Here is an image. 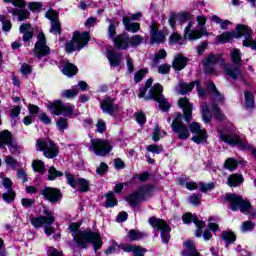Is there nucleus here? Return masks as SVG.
<instances>
[{
  "label": "nucleus",
  "instance_id": "35",
  "mask_svg": "<svg viewBox=\"0 0 256 256\" xmlns=\"http://www.w3.org/2000/svg\"><path fill=\"white\" fill-rule=\"evenodd\" d=\"M169 45H187V40L174 31L169 37Z\"/></svg>",
  "mask_w": 256,
  "mask_h": 256
},
{
  "label": "nucleus",
  "instance_id": "63",
  "mask_svg": "<svg viewBox=\"0 0 256 256\" xmlns=\"http://www.w3.org/2000/svg\"><path fill=\"white\" fill-rule=\"evenodd\" d=\"M135 117H136L137 123H139L140 125H143L146 121L145 114H143L142 112L136 113Z\"/></svg>",
  "mask_w": 256,
  "mask_h": 256
},
{
  "label": "nucleus",
  "instance_id": "47",
  "mask_svg": "<svg viewBox=\"0 0 256 256\" xmlns=\"http://www.w3.org/2000/svg\"><path fill=\"white\" fill-rule=\"evenodd\" d=\"M238 165L239 163L234 158H228L224 163L225 169H228L229 171H235Z\"/></svg>",
  "mask_w": 256,
  "mask_h": 256
},
{
  "label": "nucleus",
  "instance_id": "52",
  "mask_svg": "<svg viewBox=\"0 0 256 256\" xmlns=\"http://www.w3.org/2000/svg\"><path fill=\"white\" fill-rule=\"evenodd\" d=\"M200 191L202 193H207V191H212V189H215V183L211 182L208 184L205 183H199Z\"/></svg>",
  "mask_w": 256,
  "mask_h": 256
},
{
  "label": "nucleus",
  "instance_id": "45",
  "mask_svg": "<svg viewBox=\"0 0 256 256\" xmlns=\"http://www.w3.org/2000/svg\"><path fill=\"white\" fill-rule=\"evenodd\" d=\"M32 167H33L34 171H36L37 173L43 174V173H45V171H47L45 169V163H43V161H41V160H34L32 162Z\"/></svg>",
  "mask_w": 256,
  "mask_h": 256
},
{
  "label": "nucleus",
  "instance_id": "64",
  "mask_svg": "<svg viewBox=\"0 0 256 256\" xmlns=\"http://www.w3.org/2000/svg\"><path fill=\"white\" fill-rule=\"evenodd\" d=\"M48 256H63V254L59 251H57V249L50 247L48 249Z\"/></svg>",
  "mask_w": 256,
  "mask_h": 256
},
{
  "label": "nucleus",
  "instance_id": "11",
  "mask_svg": "<svg viewBox=\"0 0 256 256\" xmlns=\"http://www.w3.org/2000/svg\"><path fill=\"white\" fill-rule=\"evenodd\" d=\"M231 61L233 62L235 67H233L231 64L224 65V71L226 75H229L232 79H237L239 76V67L242 65L241 60V51L237 48H234L230 52Z\"/></svg>",
  "mask_w": 256,
  "mask_h": 256
},
{
  "label": "nucleus",
  "instance_id": "33",
  "mask_svg": "<svg viewBox=\"0 0 256 256\" xmlns=\"http://www.w3.org/2000/svg\"><path fill=\"white\" fill-rule=\"evenodd\" d=\"M220 56L219 55H209L207 59L204 60V68L207 73H213V65L219 61Z\"/></svg>",
  "mask_w": 256,
  "mask_h": 256
},
{
  "label": "nucleus",
  "instance_id": "61",
  "mask_svg": "<svg viewBox=\"0 0 256 256\" xmlns=\"http://www.w3.org/2000/svg\"><path fill=\"white\" fill-rule=\"evenodd\" d=\"M41 7H43L41 2H30L28 4V8L30 9V11H39V9H41Z\"/></svg>",
  "mask_w": 256,
  "mask_h": 256
},
{
  "label": "nucleus",
  "instance_id": "31",
  "mask_svg": "<svg viewBox=\"0 0 256 256\" xmlns=\"http://www.w3.org/2000/svg\"><path fill=\"white\" fill-rule=\"evenodd\" d=\"M184 246L186 250L182 252L183 256H201L199 252H197V249H195V242L188 240L184 243Z\"/></svg>",
  "mask_w": 256,
  "mask_h": 256
},
{
  "label": "nucleus",
  "instance_id": "34",
  "mask_svg": "<svg viewBox=\"0 0 256 256\" xmlns=\"http://www.w3.org/2000/svg\"><path fill=\"white\" fill-rule=\"evenodd\" d=\"M182 221L184 223H189L190 221H193V223H195L196 227H205V222L199 220V218H197V216H195L191 213L184 214L182 216Z\"/></svg>",
  "mask_w": 256,
  "mask_h": 256
},
{
  "label": "nucleus",
  "instance_id": "13",
  "mask_svg": "<svg viewBox=\"0 0 256 256\" xmlns=\"http://www.w3.org/2000/svg\"><path fill=\"white\" fill-rule=\"evenodd\" d=\"M90 151H94L98 157H105L113 151V145L109 140L93 139L91 140Z\"/></svg>",
  "mask_w": 256,
  "mask_h": 256
},
{
  "label": "nucleus",
  "instance_id": "55",
  "mask_svg": "<svg viewBox=\"0 0 256 256\" xmlns=\"http://www.w3.org/2000/svg\"><path fill=\"white\" fill-rule=\"evenodd\" d=\"M147 73H149L148 69H142V70L138 71L134 76V81L136 83H139L143 79V77H145V75H147Z\"/></svg>",
  "mask_w": 256,
  "mask_h": 256
},
{
  "label": "nucleus",
  "instance_id": "7",
  "mask_svg": "<svg viewBox=\"0 0 256 256\" xmlns=\"http://www.w3.org/2000/svg\"><path fill=\"white\" fill-rule=\"evenodd\" d=\"M48 109L52 115H64V117H76L75 106L72 104H63L61 100H55L48 104Z\"/></svg>",
  "mask_w": 256,
  "mask_h": 256
},
{
  "label": "nucleus",
  "instance_id": "43",
  "mask_svg": "<svg viewBox=\"0 0 256 256\" xmlns=\"http://www.w3.org/2000/svg\"><path fill=\"white\" fill-rule=\"evenodd\" d=\"M57 177H63V172L57 170L54 166L48 169V180L55 181Z\"/></svg>",
  "mask_w": 256,
  "mask_h": 256
},
{
  "label": "nucleus",
  "instance_id": "48",
  "mask_svg": "<svg viewBox=\"0 0 256 256\" xmlns=\"http://www.w3.org/2000/svg\"><path fill=\"white\" fill-rule=\"evenodd\" d=\"M129 241H139V239H143V233L139 230H130L128 232Z\"/></svg>",
  "mask_w": 256,
  "mask_h": 256
},
{
  "label": "nucleus",
  "instance_id": "18",
  "mask_svg": "<svg viewBox=\"0 0 256 256\" xmlns=\"http://www.w3.org/2000/svg\"><path fill=\"white\" fill-rule=\"evenodd\" d=\"M167 35H169V30L163 29L159 31V25L157 23H152L150 26V43L151 45H158L161 43H165L167 41Z\"/></svg>",
  "mask_w": 256,
  "mask_h": 256
},
{
  "label": "nucleus",
  "instance_id": "21",
  "mask_svg": "<svg viewBox=\"0 0 256 256\" xmlns=\"http://www.w3.org/2000/svg\"><path fill=\"white\" fill-rule=\"evenodd\" d=\"M189 130L193 133L192 141L197 145H200V143H205V141H207V130L201 129V125H199V123H190Z\"/></svg>",
  "mask_w": 256,
  "mask_h": 256
},
{
  "label": "nucleus",
  "instance_id": "41",
  "mask_svg": "<svg viewBox=\"0 0 256 256\" xmlns=\"http://www.w3.org/2000/svg\"><path fill=\"white\" fill-rule=\"evenodd\" d=\"M222 239L223 241H225L226 243V247L227 245H231V243H235L237 236H235V233L231 232V231H224L222 232Z\"/></svg>",
  "mask_w": 256,
  "mask_h": 256
},
{
  "label": "nucleus",
  "instance_id": "53",
  "mask_svg": "<svg viewBox=\"0 0 256 256\" xmlns=\"http://www.w3.org/2000/svg\"><path fill=\"white\" fill-rule=\"evenodd\" d=\"M117 249H121V245L117 244L115 241H112L110 247L105 251V253L106 255H113Z\"/></svg>",
  "mask_w": 256,
  "mask_h": 256
},
{
  "label": "nucleus",
  "instance_id": "4",
  "mask_svg": "<svg viewBox=\"0 0 256 256\" xmlns=\"http://www.w3.org/2000/svg\"><path fill=\"white\" fill-rule=\"evenodd\" d=\"M44 216H38V217H32L30 219L31 225L35 227V229H40V227H43L44 225V232L46 235L51 236L54 233L53 228H51V225L55 223V216L53 213H51L47 208H44L43 210Z\"/></svg>",
  "mask_w": 256,
  "mask_h": 256
},
{
  "label": "nucleus",
  "instance_id": "36",
  "mask_svg": "<svg viewBox=\"0 0 256 256\" xmlns=\"http://www.w3.org/2000/svg\"><path fill=\"white\" fill-rule=\"evenodd\" d=\"M243 181V175L233 174L228 177L227 184L229 185V187H239V185H241Z\"/></svg>",
  "mask_w": 256,
  "mask_h": 256
},
{
  "label": "nucleus",
  "instance_id": "57",
  "mask_svg": "<svg viewBox=\"0 0 256 256\" xmlns=\"http://www.w3.org/2000/svg\"><path fill=\"white\" fill-rule=\"evenodd\" d=\"M167 57V51L165 49L159 50V52L154 57V63H159L160 59H165Z\"/></svg>",
  "mask_w": 256,
  "mask_h": 256
},
{
  "label": "nucleus",
  "instance_id": "56",
  "mask_svg": "<svg viewBox=\"0 0 256 256\" xmlns=\"http://www.w3.org/2000/svg\"><path fill=\"white\" fill-rule=\"evenodd\" d=\"M171 71V65L169 64H161L158 66V73L161 75H167Z\"/></svg>",
  "mask_w": 256,
  "mask_h": 256
},
{
  "label": "nucleus",
  "instance_id": "12",
  "mask_svg": "<svg viewBox=\"0 0 256 256\" xmlns=\"http://www.w3.org/2000/svg\"><path fill=\"white\" fill-rule=\"evenodd\" d=\"M36 149L43 151L44 157L47 159H54L59 155V147L50 139H38L36 142Z\"/></svg>",
  "mask_w": 256,
  "mask_h": 256
},
{
  "label": "nucleus",
  "instance_id": "10",
  "mask_svg": "<svg viewBox=\"0 0 256 256\" xmlns=\"http://www.w3.org/2000/svg\"><path fill=\"white\" fill-rule=\"evenodd\" d=\"M171 129L173 133H176L178 139L181 141H185V139H189L191 137V132H189V128L183 123V115L180 113H176L174 115V119L171 123Z\"/></svg>",
  "mask_w": 256,
  "mask_h": 256
},
{
  "label": "nucleus",
  "instance_id": "59",
  "mask_svg": "<svg viewBox=\"0 0 256 256\" xmlns=\"http://www.w3.org/2000/svg\"><path fill=\"white\" fill-rule=\"evenodd\" d=\"M59 131H63L64 129H67V119L60 118L56 123Z\"/></svg>",
  "mask_w": 256,
  "mask_h": 256
},
{
  "label": "nucleus",
  "instance_id": "28",
  "mask_svg": "<svg viewBox=\"0 0 256 256\" xmlns=\"http://www.w3.org/2000/svg\"><path fill=\"white\" fill-rule=\"evenodd\" d=\"M120 249L126 253H133L134 256H145V250L139 246L130 245V244H121Z\"/></svg>",
  "mask_w": 256,
  "mask_h": 256
},
{
  "label": "nucleus",
  "instance_id": "26",
  "mask_svg": "<svg viewBox=\"0 0 256 256\" xmlns=\"http://www.w3.org/2000/svg\"><path fill=\"white\" fill-rule=\"evenodd\" d=\"M178 105L184 112L185 121L191 123L193 106L191 105V102H189V99L185 97L180 98L178 100Z\"/></svg>",
  "mask_w": 256,
  "mask_h": 256
},
{
  "label": "nucleus",
  "instance_id": "54",
  "mask_svg": "<svg viewBox=\"0 0 256 256\" xmlns=\"http://www.w3.org/2000/svg\"><path fill=\"white\" fill-rule=\"evenodd\" d=\"M253 227H255L254 223L246 221L241 225V231L242 233H247V231H253Z\"/></svg>",
  "mask_w": 256,
  "mask_h": 256
},
{
  "label": "nucleus",
  "instance_id": "50",
  "mask_svg": "<svg viewBox=\"0 0 256 256\" xmlns=\"http://www.w3.org/2000/svg\"><path fill=\"white\" fill-rule=\"evenodd\" d=\"M146 149L149 153H153L154 155H159V153H163L162 146H158V145H155V144L147 146Z\"/></svg>",
  "mask_w": 256,
  "mask_h": 256
},
{
  "label": "nucleus",
  "instance_id": "5",
  "mask_svg": "<svg viewBox=\"0 0 256 256\" xmlns=\"http://www.w3.org/2000/svg\"><path fill=\"white\" fill-rule=\"evenodd\" d=\"M163 86L161 84H155L150 88L148 97L145 98V101L153 99L157 101L161 111H168L171 109V102L165 96H163Z\"/></svg>",
  "mask_w": 256,
  "mask_h": 256
},
{
  "label": "nucleus",
  "instance_id": "17",
  "mask_svg": "<svg viewBox=\"0 0 256 256\" xmlns=\"http://www.w3.org/2000/svg\"><path fill=\"white\" fill-rule=\"evenodd\" d=\"M195 85H196V89L198 91V96L201 99H205V97H207L208 92L205 91V89L201 88V86H199V81L190 82L189 84L180 83L176 87V91L180 95H187V93H189V92L193 91V89H195Z\"/></svg>",
  "mask_w": 256,
  "mask_h": 256
},
{
  "label": "nucleus",
  "instance_id": "60",
  "mask_svg": "<svg viewBox=\"0 0 256 256\" xmlns=\"http://www.w3.org/2000/svg\"><path fill=\"white\" fill-rule=\"evenodd\" d=\"M32 68L29 64H22L20 72L22 75H31Z\"/></svg>",
  "mask_w": 256,
  "mask_h": 256
},
{
  "label": "nucleus",
  "instance_id": "44",
  "mask_svg": "<svg viewBox=\"0 0 256 256\" xmlns=\"http://www.w3.org/2000/svg\"><path fill=\"white\" fill-rule=\"evenodd\" d=\"M0 22L2 24V30L5 32L11 31L13 25L11 24V20L7 19V16L0 15Z\"/></svg>",
  "mask_w": 256,
  "mask_h": 256
},
{
  "label": "nucleus",
  "instance_id": "16",
  "mask_svg": "<svg viewBox=\"0 0 256 256\" xmlns=\"http://www.w3.org/2000/svg\"><path fill=\"white\" fill-rule=\"evenodd\" d=\"M152 191L153 188L151 186H143L136 193L128 196L126 200L132 207H135V205H139L141 201H145L147 197H151Z\"/></svg>",
  "mask_w": 256,
  "mask_h": 256
},
{
  "label": "nucleus",
  "instance_id": "2",
  "mask_svg": "<svg viewBox=\"0 0 256 256\" xmlns=\"http://www.w3.org/2000/svg\"><path fill=\"white\" fill-rule=\"evenodd\" d=\"M208 89H211L212 91V99L214 103L211 108H209L207 104L202 105V119L204 123H209V121H211V113H215L219 119H223V113H221L219 107H217V105H221L223 103V95L219 93L215 84L211 82L208 83Z\"/></svg>",
  "mask_w": 256,
  "mask_h": 256
},
{
  "label": "nucleus",
  "instance_id": "62",
  "mask_svg": "<svg viewBox=\"0 0 256 256\" xmlns=\"http://www.w3.org/2000/svg\"><path fill=\"white\" fill-rule=\"evenodd\" d=\"M109 169V166L105 164V162H102L100 166L96 169V173L98 175H103V173H107V170Z\"/></svg>",
  "mask_w": 256,
  "mask_h": 256
},
{
  "label": "nucleus",
  "instance_id": "46",
  "mask_svg": "<svg viewBox=\"0 0 256 256\" xmlns=\"http://www.w3.org/2000/svg\"><path fill=\"white\" fill-rule=\"evenodd\" d=\"M11 153L14 155H17L18 153H21L23 151V148L17 143V141L13 140L8 144L7 146Z\"/></svg>",
  "mask_w": 256,
  "mask_h": 256
},
{
  "label": "nucleus",
  "instance_id": "42",
  "mask_svg": "<svg viewBox=\"0 0 256 256\" xmlns=\"http://www.w3.org/2000/svg\"><path fill=\"white\" fill-rule=\"evenodd\" d=\"M79 95V91L77 88L72 87L71 89L63 90L61 92V97L64 99H74V97H77Z\"/></svg>",
  "mask_w": 256,
  "mask_h": 256
},
{
  "label": "nucleus",
  "instance_id": "19",
  "mask_svg": "<svg viewBox=\"0 0 256 256\" xmlns=\"http://www.w3.org/2000/svg\"><path fill=\"white\" fill-rule=\"evenodd\" d=\"M35 55L38 59H41L47 55L51 54V49L47 46V39L45 38V34L40 32L37 37V42L34 47Z\"/></svg>",
  "mask_w": 256,
  "mask_h": 256
},
{
  "label": "nucleus",
  "instance_id": "6",
  "mask_svg": "<svg viewBox=\"0 0 256 256\" xmlns=\"http://www.w3.org/2000/svg\"><path fill=\"white\" fill-rule=\"evenodd\" d=\"M90 39L89 32H74L72 40L66 43V52L73 53V51H81L89 43Z\"/></svg>",
  "mask_w": 256,
  "mask_h": 256
},
{
  "label": "nucleus",
  "instance_id": "1",
  "mask_svg": "<svg viewBox=\"0 0 256 256\" xmlns=\"http://www.w3.org/2000/svg\"><path fill=\"white\" fill-rule=\"evenodd\" d=\"M79 227H81V222H74L69 226V231L77 245L82 247V249H85L87 247V243H92L95 251L101 249V246L103 245L101 234L93 232L91 229L80 231Z\"/></svg>",
  "mask_w": 256,
  "mask_h": 256
},
{
  "label": "nucleus",
  "instance_id": "8",
  "mask_svg": "<svg viewBox=\"0 0 256 256\" xmlns=\"http://www.w3.org/2000/svg\"><path fill=\"white\" fill-rule=\"evenodd\" d=\"M225 201L230 203L232 211H241L245 215H248L251 211V203L247 200H243V196H238L236 194H226Z\"/></svg>",
  "mask_w": 256,
  "mask_h": 256
},
{
  "label": "nucleus",
  "instance_id": "15",
  "mask_svg": "<svg viewBox=\"0 0 256 256\" xmlns=\"http://www.w3.org/2000/svg\"><path fill=\"white\" fill-rule=\"evenodd\" d=\"M100 109L106 115H110V117H115V115H119L123 111V108L115 103V98L111 97H106L100 102Z\"/></svg>",
  "mask_w": 256,
  "mask_h": 256
},
{
  "label": "nucleus",
  "instance_id": "58",
  "mask_svg": "<svg viewBox=\"0 0 256 256\" xmlns=\"http://www.w3.org/2000/svg\"><path fill=\"white\" fill-rule=\"evenodd\" d=\"M96 128L98 133H105V130L107 129V125L105 124V121L98 120L96 124Z\"/></svg>",
  "mask_w": 256,
  "mask_h": 256
},
{
  "label": "nucleus",
  "instance_id": "51",
  "mask_svg": "<svg viewBox=\"0 0 256 256\" xmlns=\"http://www.w3.org/2000/svg\"><path fill=\"white\" fill-rule=\"evenodd\" d=\"M21 205L24 207V209H29L35 205V199L31 198H22L21 199Z\"/></svg>",
  "mask_w": 256,
  "mask_h": 256
},
{
  "label": "nucleus",
  "instance_id": "27",
  "mask_svg": "<svg viewBox=\"0 0 256 256\" xmlns=\"http://www.w3.org/2000/svg\"><path fill=\"white\" fill-rule=\"evenodd\" d=\"M20 33L23 35V41L24 43H29L31 39H33V35H35V30L33 29V26L29 23H24L19 27Z\"/></svg>",
  "mask_w": 256,
  "mask_h": 256
},
{
  "label": "nucleus",
  "instance_id": "40",
  "mask_svg": "<svg viewBox=\"0 0 256 256\" xmlns=\"http://www.w3.org/2000/svg\"><path fill=\"white\" fill-rule=\"evenodd\" d=\"M13 17H18V21H25V19H29V11L27 10H9Z\"/></svg>",
  "mask_w": 256,
  "mask_h": 256
},
{
  "label": "nucleus",
  "instance_id": "38",
  "mask_svg": "<svg viewBox=\"0 0 256 256\" xmlns=\"http://www.w3.org/2000/svg\"><path fill=\"white\" fill-rule=\"evenodd\" d=\"M63 75H66V77H73V75H77V68L75 65L71 63H67L62 68Z\"/></svg>",
  "mask_w": 256,
  "mask_h": 256
},
{
  "label": "nucleus",
  "instance_id": "25",
  "mask_svg": "<svg viewBox=\"0 0 256 256\" xmlns=\"http://www.w3.org/2000/svg\"><path fill=\"white\" fill-rule=\"evenodd\" d=\"M2 185L7 189V192L2 194L4 201L6 203H13L15 201V191L12 189L13 182L9 178H3Z\"/></svg>",
  "mask_w": 256,
  "mask_h": 256
},
{
  "label": "nucleus",
  "instance_id": "37",
  "mask_svg": "<svg viewBox=\"0 0 256 256\" xmlns=\"http://www.w3.org/2000/svg\"><path fill=\"white\" fill-rule=\"evenodd\" d=\"M244 101L246 109H255V96L250 91L244 92Z\"/></svg>",
  "mask_w": 256,
  "mask_h": 256
},
{
  "label": "nucleus",
  "instance_id": "30",
  "mask_svg": "<svg viewBox=\"0 0 256 256\" xmlns=\"http://www.w3.org/2000/svg\"><path fill=\"white\" fill-rule=\"evenodd\" d=\"M186 66H187V58H185L181 54L176 55L172 63L173 69L175 71H181L182 69H185Z\"/></svg>",
  "mask_w": 256,
  "mask_h": 256
},
{
  "label": "nucleus",
  "instance_id": "23",
  "mask_svg": "<svg viewBox=\"0 0 256 256\" xmlns=\"http://www.w3.org/2000/svg\"><path fill=\"white\" fill-rule=\"evenodd\" d=\"M41 195H43L44 199L49 201L50 203H58L63 195L61 191L56 188L46 187L41 190Z\"/></svg>",
  "mask_w": 256,
  "mask_h": 256
},
{
  "label": "nucleus",
  "instance_id": "14",
  "mask_svg": "<svg viewBox=\"0 0 256 256\" xmlns=\"http://www.w3.org/2000/svg\"><path fill=\"white\" fill-rule=\"evenodd\" d=\"M149 224L151 225V227H153V229L161 231L163 243H169V240L171 239V235L169 234L171 233V227L169 226V224H167V222L159 218L151 217L149 219Z\"/></svg>",
  "mask_w": 256,
  "mask_h": 256
},
{
  "label": "nucleus",
  "instance_id": "39",
  "mask_svg": "<svg viewBox=\"0 0 256 256\" xmlns=\"http://www.w3.org/2000/svg\"><path fill=\"white\" fill-rule=\"evenodd\" d=\"M4 162L7 167L15 171V169L21 167V163H19L13 156L8 155L5 157Z\"/></svg>",
  "mask_w": 256,
  "mask_h": 256
},
{
  "label": "nucleus",
  "instance_id": "20",
  "mask_svg": "<svg viewBox=\"0 0 256 256\" xmlns=\"http://www.w3.org/2000/svg\"><path fill=\"white\" fill-rule=\"evenodd\" d=\"M67 183L70 185V187H73V189H79L82 193H87L89 191L90 183L89 180L85 178H78L75 179V176L71 173H65Z\"/></svg>",
  "mask_w": 256,
  "mask_h": 256
},
{
  "label": "nucleus",
  "instance_id": "3",
  "mask_svg": "<svg viewBox=\"0 0 256 256\" xmlns=\"http://www.w3.org/2000/svg\"><path fill=\"white\" fill-rule=\"evenodd\" d=\"M176 17L177 22L181 25L188 22V25L184 30L185 39H189V41H197V39H201L203 35H209V32H207V28L205 27L193 29L195 21L191 20V14L184 12Z\"/></svg>",
  "mask_w": 256,
  "mask_h": 256
},
{
  "label": "nucleus",
  "instance_id": "9",
  "mask_svg": "<svg viewBox=\"0 0 256 256\" xmlns=\"http://www.w3.org/2000/svg\"><path fill=\"white\" fill-rule=\"evenodd\" d=\"M117 49H128L130 47H139L140 43H143V36L133 35L129 38L127 34L118 35L113 39Z\"/></svg>",
  "mask_w": 256,
  "mask_h": 256
},
{
  "label": "nucleus",
  "instance_id": "29",
  "mask_svg": "<svg viewBox=\"0 0 256 256\" xmlns=\"http://www.w3.org/2000/svg\"><path fill=\"white\" fill-rule=\"evenodd\" d=\"M107 59L109 60L110 67H119L121 64L122 56L113 50H109L106 53Z\"/></svg>",
  "mask_w": 256,
  "mask_h": 256
},
{
  "label": "nucleus",
  "instance_id": "49",
  "mask_svg": "<svg viewBox=\"0 0 256 256\" xmlns=\"http://www.w3.org/2000/svg\"><path fill=\"white\" fill-rule=\"evenodd\" d=\"M115 205H117V198L113 192H109L106 194V207H115Z\"/></svg>",
  "mask_w": 256,
  "mask_h": 256
},
{
  "label": "nucleus",
  "instance_id": "32",
  "mask_svg": "<svg viewBox=\"0 0 256 256\" xmlns=\"http://www.w3.org/2000/svg\"><path fill=\"white\" fill-rule=\"evenodd\" d=\"M123 25L126 31H129L130 33H137V31L141 29V24L137 22H131V18H123Z\"/></svg>",
  "mask_w": 256,
  "mask_h": 256
},
{
  "label": "nucleus",
  "instance_id": "24",
  "mask_svg": "<svg viewBox=\"0 0 256 256\" xmlns=\"http://www.w3.org/2000/svg\"><path fill=\"white\" fill-rule=\"evenodd\" d=\"M45 16L51 21L50 33L61 35V23L59 22V13L55 11L46 12Z\"/></svg>",
  "mask_w": 256,
  "mask_h": 256
},
{
  "label": "nucleus",
  "instance_id": "22",
  "mask_svg": "<svg viewBox=\"0 0 256 256\" xmlns=\"http://www.w3.org/2000/svg\"><path fill=\"white\" fill-rule=\"evenodd\" d=\"M220 138L221 141H223L224 143H228V145H238L240 149H249V144H247V142L241 141V139H239V136L235 134H226L221 132Z\"/></svg>",
  "mask_w": 256,
  "mask_h": 256
}]
</instances>
